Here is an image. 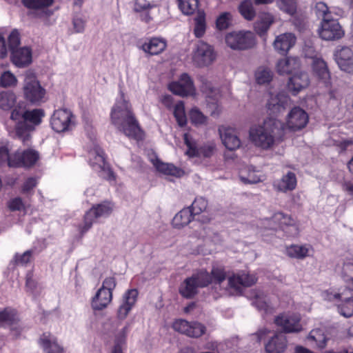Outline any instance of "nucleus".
Returning <instances> with one entry per match:
<instances>
[{
	"mask_svg": "<svg viewBox=\"0 0 353 353\" xmlns=\"http://www.w3.org/2000/svg\"><path fill=\"white\" fill-rule=\"evenodd\" d=\"M138 296V291L132 289L127 291L123 296L122 303L118 310V317L123 320L128 315L132 308L134 306Z\"/></svg>",
	"mask_w": 353,
	"mask_h": 353,
	"instance_id": "obj_24",
	"label": "nucleus"
},
{
	"mask_svg": "<svg viewBox=\"0 0 353 353\" xmlns=\"http://www.w3.org/2000/svg\"><path fill=\"white\" fill-rule=\"evenodd\" d=\"M166 42L161 38H152L148 41L145 42L141 49L150 55H157L161 53L166 48Z\"/></svg>",
	"mask_w": 353,
	"mask_h": 353,
	"instance_id": "obj_34",
	"label": "nucleus"
},
{
	"mask_svg": "<svg viewBox=\"0 0 353 353\" xmlns=\"http://www.w3.org/2000/svg\"><path fill=\"white\" fill-rule=\"evenodd\" d=\"M319 33L326 41L339 39L344 35V31L338 21L330 18L322 20Z\"/></svg>",
	"mask_w": 353,
	"mask_h": 353,
	"instance_id": "obj_14",
	"label": "nucleus"
},
{
	"mask_svg": "<svg viewBox=\"0 0 353 353\" xmlns=\"http://www.w3.org/2000/svg\"><path fill=\"white\" fill-rule=\"evenodd\" d=\"M310 81L307 73L299 72L293 74L289 79L288 88L294 94H296L307 88Z\"/></svg>",
	"mask_w": 353,
	"mask_h": 353,
	"instance_id": "obj_29",
	"label": "nucleus"
},
{
	"mask_svg": "<svg viewBox=\"0 0 353 353\" xmlns=\"http://www.w3.org/2000/svg\"><path fill=\"white\" fill-rule=\"evenodd\" d=\"M128 330L129 326L126 325L115 334L111 353H124Z\"/></svg>",
	"mask_w": 353,
	"mask_h": 353,
	"instance_id": "obj_38",
	"label": "nucleus"
},
{
	"mask_svg": "<svg viewBox=\"0 0 353 353\" xmlns=\"http://www.w3.org/2000/svg\"><path fill=\"white\" fill-rule=\"evenodd\" d=\"M339 314L344 317L348 318L353 316V290L351 299L347 301H341L338 306Z\"/></svg>",
	"mask_w": 353,
	"mask_h": 353,
	"instance_id": "obj_55",
	"label": "nucleus"
},
{
	"mask_svg": "<svg viewBox=\"0 0 353 353\" xmlns=\"http://www.w3.org/2000/svg\"><path fill=\"white\" fill-rule=\"evenodd\" d=\"M17 101V96L12 91H2L0 92V108L3 110H9Z\"/></svg>",
	"mask_w": 353,
	"mask_h": 353,
	"instance_id": "obj_46",
	"label": "nucleus"
},
{
	"mask_svg": "<svg viewBox=\"0 0 353 353\" xmlns=\"http://www.w3.org/2000/svg\"><path fill=\"white\" fill-rule=\"evenodd\" d=\"M114 205L110 202H103L93 205L85 214L83 225L79 230L81 234L85 233L92 226L94 220L109 216L113 211Z\"/></svg>",
	"mask_w": 353,
	"mask_h": 353,
	"instance_id": "obj_8",
	"label": "nucleus"
},
{
	"mask_svg": "<svg viewBox=\"0 0 353 353\" xmlns=\"http://www.w3.org/2000/svg\"><path fill=\"white\" fill-rule=\"evenodd\" d=\"M255 79L258 84L269 83L273 78V73L270 69L265 67H259L255 72Z\"/></svg>",
	"mask_w": 353,
	"mask_h": 353,
	"instance_id": "obj_48",
	"label": "nucleus"
},
{
	"mask_svg": "<svg viewBox=\"0 0 353 353\" xmlns=\"http://www.w3.org/2000/svg\"><path fill=\"white\" fill-rule=\"evenodd\" d=\"M90 163L97 170H108L109 179H114L113 172L106 165L103 151L99 147L94 148L90 152Z\"/></svg>",
	"mask_w": 353,
	"mask_h": 353,
	"instance_id": "obj_25",
	"label": "nucleus"
},
{
	"mask_svg": "<svg viewBox=\"0 0 353 353\" xmlns=\"http://www.w3.org/2000/svg\"><path fill=\"white\" fill-rule=\"evenodd\" d=\"M277 6L280 10L292 15L296 10V4L295 0H277Z\"/></svg>",
	"mask_w": 353,
	"mask_h": 353,
	"instance_id": "obj_58",
	"label": "nucleus"
},
{
	"mask_svg": "<svg viewBox=\"0 0 353 353\" xmlns=\"http://www.w3.org/2000/svg\"><path fill=\"white\" fill-rule=\"evenodd\" d=\"M315 12L318 17L323 19H330L328 8L323 2H318L315 6Z\"/></svg>",
	"mask_w": 353,
	"mask_h": 353,
	"instance_id": "obj_62",
	"label": "nucleus"
},
{
	"mask_svg": "<svg viewBox=\"0 0 353 353\" xmlns=\"http://www.w3.org/2000/svg\"><path fill=\"white\" fill-rule=\"evenodd\" d=\"M37 184V180L34 177L28 178L23 183L21 191L24 194H29L36 187Z\"/></svg>",
	"mask_w": 353,
	"mask_h": 353,
	"instance_id": "obj_63",
	"label": "nucleus"
},
{
	"mask_svg": "<svg viewBox=\"0 0 353 353\" xmlns=\"http://www.w3.org/2000/svg\"><path fill=\"white\" fill-rule=\"evenodd\" d=\"M339 314L344 317L348 318L353 316V290L351 299L347 301H341L338 306Z\"/></svg>",
	"mask_w": 353,
	"mask_h": 353,
	"instance_id": "obj_54",
	"label": "nucleus"
},
{
	"mask_svg": "<svg viewBox=\"0 0 353 353\" xmlns=\"http://www.w3.org/2000/svg\"><path fill=\"white\" fill-rule=\"evenodd\" d=\"M18 79L10 71L3 72L0 77V86L2 88H14L17 85Z\"/></svg>",
	"mask_w": 353,
	"mask_h": 353,
	"instance_id": "obj_51",
	"label": "nucleus"
},
{
	"mask_svg": "<svg viewBox=\"0 0 353 353\" xmlns=\"http://www.w3.org/2000/svg\"><path fill=\"white\" fill-rule=\"evenodd\" d=\"M192 276L199 288H204L209 284H214L216 288V285L222 288V283L226 278V273L223 268L214 266L210 273L205 270H201Z\"/></svg>",
	"mask_w": 353,
	"mask_h": 353,
	"instance_id": "obj_9",
	"label": "nucleus"
},
{
	"mask_svg": "<svg viewBox=\"0 0 353 353\" xmlns=\"http://www.w3.org/2000/svg\"><path fill=\"white\" fill-rule=\"evenodd\" d=\"M24 116V121L19 122L16 125V134L25 144H28L30 137V132L34 129L33 125L41 122L44 112L41 109H34L27 110Z\"/></svg>",
	"mask_w": 353,
	"mask_h": 353,
	"instance_id": "obj_5",
	"label": "nucleus"
},
{
	"mask_svg": "<svg viewBox=\"0 0 353 353\" xmlns=\"http://www.w3.org/2000/svg\"><path fill=\"white\" fill-rule=\"evenodd\" d=\"M225 42L230 49L242 51L254 48L256 46V38L251 31H232L226 34Z\"/></svg>",
	"mask_w": 353,
	"mask_h": 353,
	"instance_id": "obj_4",
	"label": "nucleus"
},
{
	"mask_svg": "<svg viewBox=\"0 0 353 353\" xmlns=\"http://www.w3.org/2000/svg\"><path fill=\"white\" fill-rule=\"evenodd\" d=\"M38 159V153L31 149L25 150L23 153L17 152L16 159L10 162V167L30 166L35 163Z\"/></svg>",
	"mask_w": 353,
	"mask_h": 353,
	"instance_id": "obj_28",
	"label": "nucleus"
},
{
	"mask_svg": "<svg viewBox=\"0 0 353 353\" xmlns=\"http://www.w3.org/2000/svg\"><path fill=\"white\" fill-rule=\"evenodd\" d=\"M287 347V339L281 332L276 333L265 344L267 353H283Z\"/></svg>",
	"mask_w": 353,
	"mask_h": 353,
	"instance_id": "obj_27",
	"label": "nucleus"
},
{
	"mask_svg": "<svg viewBox=\"0 0 353 353\" xmlns=\"http://www.w3.org/2000/svg\"><path fill=\"white\" fill-rule=\"evenodd\" d=\"M22 92L24 99L32 105H40L46 101V90L31 70L23 74Z\"/></svg>",
	"mask_w": 353,
	"mask_h": 353,
	"instance_id": "obj_3",
	"label": "nucleus"
},
{
	"mask_svg": "<svg viewBox=\"0 0 353 353\" xmlns=\"http://www.w3.org/2000/svg\"><path fill=\"white\" fill-rule=\"evenodd\" d=\"M239 10L243 18L248 21L252 20L256 15L255 10L250 0L243 1L239 6Z\"/></svg>",
	"mask_w": 353,
	"mask_h": 353,
	"instance_id": "obj_50",
	"label": "nucleus"
},
{
	"mask_svg": "<svg viewBox=\"0 0 353 353\" xmlns=\"http://www.w3.org/2000/svg\"><path fill=\"white\" fill-rule=\"evenodd\" d=\"M273 22L274 17L272 14L266 12L261 13L254 26L255 30L259 34H263L267 32Z\"/></svg>",
	"mask_w": 353,
	"mask_h": 353,
	"instance_id": "obj_42",
	"label": "nucleus"
},
{
	"mask_svg": "<svg viewBox=\"0 0 353 353\" xmlns=\"http://www.w3.org/2000/svg\"><path fill=\"white\" fill-rule=\"evenodd\" d=\"M152 162L156 169L163 174L179 177L183 174L181 169L172 163H163L158 159H152Z\"/></svg>",
	"mask_w": 353,
	"mask_h": 353,
	"instance_id": "obj_37",
	"label": "nucleus"
},
{
	"mask_svg": "<svg viewBox=\"0 0 353 353\" xmlns=\"http://www.w3.org/2000/svg\"><path fill=\"white\" fill-rule=\"evenodd\" d=\"M18 319L14 310L6 308L0 311V326L1 327H9Z\"/></svg>",
	"mask_w": 353,
	"mask_h": 353,
	"instance_id": "obj_47",
	"label": "nucleus"
},
{
	"mask_svg": "<svg viewBox=\"0 0 353 353\" xmlns=\"http://www.w3.org/2000/svg\"><path fill=\"white\" fill-rule=\"evenodd\" d=\"M208 206V201L203 197L196 198L192 203L191 208L194 215L199 214L205 211Z\"/></svg>",
	"mask_w": 353,
	"mask_h": 353,
	"instance_id": "obj_59",
	"label": "nucleus"
},
{
	"mask_svg": "<svg viewBox=\"0 0 353 353\" xmlns=\"http://www.w3.org/2000/svg\"><path fill=\"white\" fill-rule=\"evenodd\" d=\"M312 68L314 74L327 83L330 79V72L326 63L322 59L316 57L312 61Z\"/></svg>",
	"mask_w": 353,
	"mask_h": 353,
	"instance_id": "obj_39",
	"label": "nucleus"
},
{
	"mask_svg": "<svg viewBox=\"0 0 353 353\" xmlns=\"http://www.w3.org/2000/svg\"><path fill=\"white\" fill-rule=\"evenodd\" d=\"M284 128V124L280 120L270 118L262 124L251 127L249 139L256 147L268 150L282 139Z\"/></svg>",
	"mask_w": 353,
	"mask_h": 353,
	"instance_id": "obj_1",
	"label": "nucleus"
},
{
	"mask_svg": "<svg viewBox=\"0 0 353 353\" xmlns=\"http://www.w3.org/2000/svg\"><path fill=\"white\" fill-rule=\"evenodd\" d=\"M27 110H25L23 107L20 105L16 106L11 112L10 119L16 122L17 124L19 122H23L25 119V114ZM17 125H15L16 126Z\"/></svg>",
	"mask_w": 353,
	"mask_h": 353,
	"instance_id": "obj_60",
	"label": "nucleus"
},
{
	"mask_svg": "<svg viewBox=\"0 0 353 353\" xmlns=\"http://www.w3.org/2000/svg\"><path fill=\"white\" fill-rule=\"evenodd\" d=\"M285 226H295V221L288 214L276 212L270 219H264L260 222V227L265 230H276L280 228L284 230Z\"/></svg>",
	"mask_w": 353,
	"mask_h": 353,
	"instance_id": "obj_18",
	"label": "nucleus"
},
{
	"mask_svg": "<svg viewBox=\"0 0 353 353\" xmlns=\"http://www.w3.org/2000/svg\"><path fill=\"white\" fill-rule=\"evenodd\" d=\"M10 150L11 146L9 143H2L0 145V164L6 163L10 166V162L16 159L17 152L10 155L9 153Z\"/></svg>",
	"mask_w": 353,
	"mask_h": 353,
	"instance_id": "obj_52",
	"label": "nucleus"
},
{
	"mask_svg": "<svg viewBox=\"0 0 353 353\" xmlns=\"http://www.w3.org/2000/svg\"><path fill=\"white\" fill-rule=\"evenodd\" d=\"M256 281L257 277L254 274L241 271L228 278V284L223 290L229 294L237 295L242 292L243 288L250 287Z\"/></svg>",
	"mask_w": 353,
	"mask_h": 353,
	"instance_id": "obj_7",
	"label": "nucleus"
},
{
	"mask_svg": "<svg viewBox=\"0 0 353 353\" xmlns=\"http://www.w3.org/2000/svg\"><path fill=\"white\" fill-rule=\"evenodd\" d=\"M181 11L185 15L193 14L198 10L199 0H177Z\"/></svg>",
	"mask_w": 353,
	"mask_h": 353,
	"instance_id": "obj_49",
	"label": "nucleus"
},
{
	"mask_svg": "<svg viewBox=\"0 0 353 353\" xmlns=\"http://www.w3.org/2000/svg\"><path fill=\"white\" fill-rule=\"evenodd\" d=\"M190 119L192 123L196 126L205 125L208 122V117L197 108H193L190 111Z\"/></svg>",
	"mask_w": 353,
	"mask_h": 353,
	"instance_id": "obj_53",
	"label": "nucleus"
},
{
	"mask_svg": "<svg viewBox=\"0 0 353 353\" xmlns=\"http://www.w3.org/2000/svg\"><path fill=\"white\" fill-rule=\"evenodd\" d=\"M232 16L230 12H224L219 14L216 21V28L223 30L230 27L232 23Z\"/></svg>",
	"mask_w": 353,
	"mask_h": 353,
	"instance_id": "obj_56",
	"label": "nucleus"
},
{
	"mask_svg": "<svg viewBox=\"0 0 353 353\" xmlns=\"http://www.w3.org/2000/svg\"><path fill=\"white\" fill-rule=\"evenodd\" d=\"M259 310L263 311L265 313H272L274 311V307L270 302L268 297L263 293L256 294L255 299L252 302Z\"/></svg>",
	"mask_w": 353,
	"mask_h": 353,
	"instance_id": "obj_44",
	"label": "nucleus"
},
{
	"mask_svg": "<svg viewBox=\"0 0 353 353\" xmlns=\"http://www.w3.org/2000/svg\"><path fill=\"white\" fill-rule=\"evenodd\" d=\"M169 89L172 93L181 97L193 95L195 92L193 81L186 73L182 74L178 81L170 83Z\"/></svg>",
	"mask_w": 353,
	"mask_h": 353,
	"instance_id": "obj_20",
	"label": "nucleus"
},
{
	"mask_svg": "<svg viewBox=\"0 0 353 353\" xmlns=\"http://www.w3.org/2000/svg\"><path fill=\"white\" fill-rule=\"evenodd\" d=\"M296 43V37L294 34L286 32L281 34L276 37L273 46L276 51L281 54H285L294 46Z\"/></svg>",
	"mask_w": 353,
	"mask_h": 353,
	"instance_id": "obj_26",
	"label": "nucleus"
},
{
	"mask_svg": "<svg viewBox=\"0 0 353 353\" xmlns=\"http://www.w3.org/2000/svg\"><path fill=\"white\" fill-rule=\"evenodd\" d=\"M218 132L222 143L228 150H234L241 146V141L234 128L227 125H221L219 126Z\"/></svg>",
	"mask_w": 353,
	"mask_h": 353,
	"instance_id": "obj_19",
	"label": "nucleus"
},
{
	"mask_svg": "<svg viewBox=\"0 0 353 353\" xmlns=\"http://www.w3.org/2000/svg\"><path fill=\"white\" fill-rule=\"evenodd\" d=\"M22 1L26 8L38 11L39 17L48 15L49 12L46 9L53 3V0H22Z\"/></svg>",
	"mask_w": 353,
	"mask_h": 353,
	"instance_id": "obj_36",
	"label": "nucleus"
},
{
	"mask_svg": "<svg viewBox=\"0 0 353 353\" xmlns=\"http://www.w3.org/2000/svg\"><path fill=\"white\" fill-rule=\"evenodd\" d=\"M174 114L180 126H183L186 124L187 119L185 113V107L182 101H179L176 103Z\"/></svg>",
	"mask_w": 353,
	"mask_h": 353,
	"instance_id": "obj_57",
	"label": "nucleus"
},
{
	"mask_svg": "<svg viewBox=\"0 0 353 353\" xmlns=\"http://www.w3.org/2000/svg\"><path fill=\"white\" fill-rule=\"evenodd\" d=\"M290 105V99L285 92H271L266 108L270 114L276 116L283 112Z\"/></svg>",
	"mask_w": 353,
	"mask_h": 353,
	"instance_id": "obj_15",
	"label": "nucleus"
},
{
	"mask_svg": "<svg viewBox=\"0 0 353 353\" xmlns=\"http://www.w3.org/2000/svg\"><path fill=\"white\" fill-rule=\"evenodd\" d=\"M115 278L109 276L105 278L101 287L97 290L92 299L91 305L94 310H102L108 307L112 299V291L116 288Z\"/></svg>",
	"mask_w": 353,
	"mask_h": 353,
	"instance_id": "obj_6",
	"label": "nucleus"
},
{
	"mask_svg": "<svg viewBox=\"0 0 353 353\" xmlns=\"http://www.w3.org/2000/svg\"><path fill=\"white\" fill-rule=\"evenodd\" d=\"M9 47L11 50H15L19 48L20 44V37L19 33L17 30H14L11 32L8 37Z\"/></svg>",
	"mask_w": 353,
	"mask_h": 353,
	"instance_id": "obj_61",
	"label": "nucleus"
},
{
	"mask_svg": "<svg viewBox=\"0 0 353 353\" xmlns=\"http://www.w3.org/2000/svg\"><path fill=\"white\" fill-rule=\"evenodd\" d=\"M300 321V315L294 313H283L274 319L275 324L286 333H296L301 331L302 325Z\"/></svg>",
	"mask_w": 353,
	"mask_h": 353,
	"instance_id": "obj_13",
	"label": "nucleus"
},
{
	"mask_svg": "<svg viewBox=\"0 0 353 353\" xmlns=\"http://www.w3.org/2000/svg\"><path fill=\"white\" fill-rule=\"evenodd\" d=\"M194 216L190 208H183L175 214L172 224L174 228H183L193 220Z\"/></svg>",
	"mask_w": 353,
	"mask_h": 353,
	"instance_id": "obj_35",
	"label": "nucleus"
},
{
	"mask_svg": "<svg viewBox=\"0 0 353 353\" xmlns=\"http://www.w3.org/2000/svg\"><path fill=\"white\" fill-rule=\"evenodd\" d=\"M307 340L317 348L323 349L327 345V338L322 330L315 329L310 332Z\"/></svg>",
	"mask_w": 353,
	"mask_h": 353,
	"instance_id": "obj_40",
	"label": "nucleus"
},
{
	"mask_svg": "<svg viewBox=\"0 0 353 353\" xmlns=\"http://www.w3.org/2000/svg\"><path fill=\"white\" fill-rule=\"evenodd\" d=\"M336 61L341 70L352 73L353 72V49L349 47H343L335 54Z\"/></svg>",
	"mask_w": 353,
	"mask_h": 353,
	"instance_id": "obj_22",
	"label": "nucleus"
},
{
	"mask_svg": "<svg viewBox=\"0 0 353 353\" xmlns=\"http://www.w3.org/2000/svg\"><path fill=\"white\" fill-rule=\"evenodd\" d=\"M172 328L183 334L191 338H199L206 332V327L199 321H188L184 319H176L172 323Z\"/></svg>",
	"mask_w": 353,
	"mask_h": 353,
	"instance_id": "obj_12",
	"label": "nucleus"
},
{
	"mask_svg": "<svg viewBox=\"0 0 353 353\" xmlns=\"http://www.w3.org/2000/svg\"><path fill=\"white\" fill-rule=\"evenodd\" d=\"M240 180L243 183H256L261 181V176L258 171L248 168L240 171L239 173Z\"/></svg>",
	"mask_w": 353,
	"mask_h": 353,
	"instance_id": "obj_43",
	"label": "nucleus"
},
{
	"mask_svg": "<svg viewBox=\"0 0 353 353\" xmlns=\"http://www.w3.org/2000/svg\"><path fill=\"white\" fill-rule=\"evenodd\" d=\"M216 59V53L213 48L203 42L199 41L192 53V61L198 67L211 65Z\"/></svg>",
	"mask_w": 353,
	"mask_h": 353,
	"instance_id": "obj_11",
	"label": "nucleus"
},
{
	"mask_svg": "<svg viewBox=\"0 0 353 353\" xmlns=\"http://www.w3.org/2000/svg\"><path fill=\"white\" fill-rule=\"evenodd\" d=\"M308 121L307 113L299 107H294L286 117L285 126L292 131H297L304 128Z\"/></svg>",
	"mask_w": 353,
	"mask_h": 353,
	"instance_id": "obj_16",
	"label": "nucleus"
},
{
	"mask_svg": "<svg viewBox=\"0 0 353 353\" xmlns=\"http://www.w3.org/2000/svg\"><path fill=\"white\" fill-rule=\"evenodd\" d=\"M297 180L294 173L288 172L280 179L274 181V188L279 192H287L294 190L296 187Z\"/></svg>",
	"mask_w": 353,
	"mask_h": 353,
	"instance_id": "obj_31",
	"label": "nucleus"
},
{
	"mask_svg": "<svg viewBox=\"0 0 353 353\" xmlns=\"http://www.w3.org/2000/svg\"><path fill=\"white\" fill-rule=\"evenodd\" d=\"M111 121L127 137L137 140L143 138V132L134 119L130 105L123 94L112 109Z\"/></svg>",
	"mask_w": 353,
	"mask_h": 353,
	"instance_id": "obj_2",
	"label": "nucleus"
},
{
	"mask_svg": "<svg viewBox=\"0 0 353 353\" xmlns=\"http://www.w3.org/2000/svg\"><path fill=\"white\" fill-rule=\"evenodd\" d=\"M11 61L18 68H24L32 63V56L30 48L24 46L12 50Z\"/></svg>",
	"mask_w": 353,
	"mask_h": 353,
	"instance_id": "obj_23",
	"label": "nucleus"
},
{
	"mask_svg": "<svg viewBox=\"0 0 353 353\" xmlns=\"http://www.w3.org/2000/svg\"><path fill=\"white\" fill-rule=\"evenodd\" d=\"M206 30L205 14L203 10H198L194 18V34L196 37H203Z\"/></svg>",
	"mask_w": 353,
	"mask_h": 353,
	"instance_id": "obj_45",
	"label": "nucleus"
},
{
	"mask_svg": "<svg viewBox=\"0 0 353 353\" xmlns=\"http://www.w3.org/2000/svg\"><path fill=\"white\" fill-rule=\"evenodd\" d=\"M196 282L194 281L192 276L186 279L183 283H181L179 292L185 298H191L197 293Z\"/></svg>",
	"mask_w": 353,
	"mask_h": 353,
	"instance_id": "obj_41",
	"label": "nucleus"
},
{
	"mask_svg": "<svg viewBox=\"0 0 353 353\" xmlns=\"http://www.w3.org/2000/svg\"><path fill=\"white\" fill-rule=\"evenodd\" d=\"M50 124L52 129L57 132L69 131L75 125L74 116L70 110H57L51 117Z\"/></svg>",
	"mask_w": 353,
	"mask_h": 353,
	"instance_id": "obj_10",
	"label": "nucleus"
},
{
	"mask_svg": "<svg viewBox=\"0 0 353 353\" xmlns=\"http://www.w3.org/2000/svg\"><path fill=\"white\" fill-rule=\"evenodd\" d=\"M38 344L44 353L64 352V349L57 338L50 332H43L38 339Z\"/></svg>",
	"mask_w": 353,
	"mask_h": 353,
	"instance_id": "obj_21",
	"label": "nucleus"
},
{
	"mask_svg": "<svg viewBox=\"0 0 353 353\" xmlns=\"http://www.w3.org/2000/svg\"><path fill=\"white\" fill-rule=\"evenodd\" d=\"M352 290L346 286H341L337 290L329 289L322 292V297L327 301H347L351 299Z\"/></svg>",
	"mask_w": 353,
	"mask_h": 353,
	"instance_id": "obj_30",
	"label": "nucleus"
},
{
	"mask_svg": "<svg viewBox=\"0 0 353 353\" xmlns=\"http://www.w3.org/2000/svg\"><path fill=\"white\" fill-rule=\"evenodd\" d=\"M285 253L290 258L303 259L311 255L312 248L309 245H292L286 248Z\"/></svg>",
	"mask_w": 353,
	"mask_h": 353,
	"instance_id": "obj_33",
	"label": "nucleus"
},
{
	"mask_svg": "<svg viewBox=\"0 0 353 353\" xmlns=\"http://www.w3.org/2000/svg\"><path fill=\"white\" fill-rule=\"evenodd\" d=\"M8 208L12 211H21L24 209V204L21 198L16 197L8 202Z\"/></svg>",
	"mask_w": 353,
	"mask_h": 353,
	"instance_id": "obj_64",
	"label": "nucleus"
},
{
	"mask_svg": "<svg viewBox=\"0 0 353 353\" xmlns=\"http://www.w3.org/2000/svg\"><path fill=\"white\" fill-rule=\"evenodd\" d=\"M299 60L296 57H286L279 59L276 64V70L278 74L285 75L292 73L299 69Z\"/></svg>",
	"mask_w": 353,
	"mask_h": 353,
	"instance_id": "obj_32",
	"label": "nucleus"
},
{
	"mask_svg": "<svg viewBox=\"0 0 353 353\" xmlns=\"http://www.w3.org/2000/svg\"><path fill=\"white\" fill-rule=\"evenodd\" d=\"M184 141L188 148L186 154L190 157H203L208 158L212 157L216 152V144L212 141L205 143L197 148L194 142L187 133L184 134Z\"/></svg>",
	"mask_w": 353,
	"mask_h": 353,
	"instance_id": "obj_17",
	"label": "nucleus"
}]
</instances>
